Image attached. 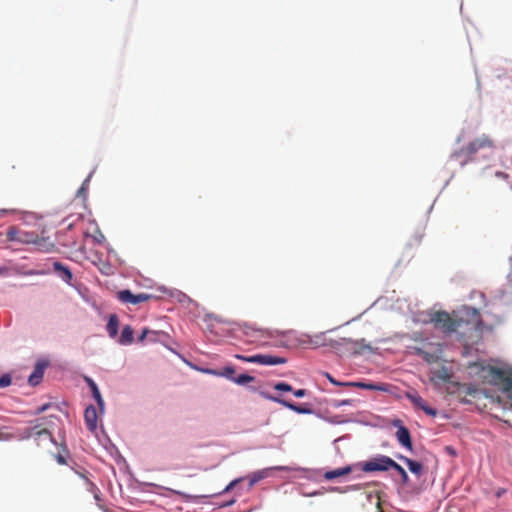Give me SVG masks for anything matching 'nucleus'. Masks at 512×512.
<instances>
[{
  "instance_id": "obj_1",
  "label": "nucleus",
  "mask_w": 512,
  "mask_h": 512,
  "mask_svg": "<svg viewBox=\"0 0 512 512\" xmlns=\"http://www.w3.org/2000/svg\"><path fill=\"white\" fill-rule=\"evenodd\" d=\"M430 321L434 324L436 329L446 334H451L463 324H471L477 327L481 319L476 308L464 306L453 316L446 311H437L432 315Z\"/></svg>"
},
{
  "instance_id": "obj_2",
  "label": "nucleus",
  "mask_w": 512,
  "mask_h": 512,
  "mask_svg": "<svg viewBox=\"0 0 512 512\" xmlns=\"http://www.w3.org/2000/svg\"><path fill=\"white\" fill-rule=\"evenodd\" d=\"M241 330L248 343H253L260 347H287L288 340L291 339L293 334L292 330H269L256 328L248 324L243 325Z\"/></svg>"
},
{
  "instance_id": "obj_3",
  "label": "nucleus",
  "mask_w": 512,
  "mask_h": 512,
  "mask_svg": "<svg viewBox=\"0 0 512 512\" xmlns=\"http://www.w3.org/2000/svg\"><path fill=\"white\" fill-rule=\"evenodd\" d=\"M6 237L12 242L34 244L36 249L43 253H50L56 249L54 242L49 237L38 236L33 231L22 230L14 226L7 229Z\"/></svg>"
},
{
  "instance_id": "obj_4",
  "label": "nucleus",
  "mask_w": 512,
  "mask_h": 512,
  "mask_svg": "<svg viewBox=\"0 0 512 512\" xmlns=\"http://www.w3.org/2000/svg\"><path fill=\"white\" fill-rule=\"evenodd\" d=\"M494 148V142L488 135H482L471 141L466 147L461 148L459 151L453 153L452 157L459 159L465 156L467 160H473L474 155L484 149Z\"/></svg>"
},
{
  "instance_id": "obj_5",
  "label": "nucleus",
  "mask_w": 512,
  "mask_h": 512,
  "mask_svg": "<svg viewBox=\"0 0 512 512\" xmlns=\"http://www.w3.org/2000/svg\"><path fill=\"white\" fill-rule=\"evenodd\" d=\"M393 461L394 460L389 456L377 455L367 461L358 463L356 466L365 473L384 472L391 469V466H393Z\"/></svg>"
},
{
  "instance_id": "obj_6",
  "label": "nucleus",
  "mask_w": 512,
  "mask_h": 512,
  "mask_svg": "<svg viewBox=\"0 0 512 512\" xmlns=\"http://www.w3.org/2000/svg\"><path fill=\"white\" fill-rule=\"evenodd\" d=\"M487 373L489 382L501 386L505 393L512 388V371L490 366Z\"/></svg>"
},
{
  "instance_id": "obj_7",
  "label": "nucleus",
  "mask_w": 512,
  "mask_h": 512,
  "mask_svg": "<svg viewBox=\"0 0 512 512\" xmlns=\"http://www.w3.org/2000/svg\"><path fill=\"white\" fill-rule=\"evenodd\" d=\"M235 358L239 359L241 361H244V362L256 363V364H260V365H268V366L285 364L287 362V359L284 357L266 355V354H257V355H252V356L236 354Z\"/></svg>"
},
{
  "instance_id": "obj_8",
  "label": "nucleus",
  "mask_w": 512,
  "mask_h": 512,
  "mask_svg": "<svg viewBox=\"0 0 512 512\" xmlns=\"http://www.w3.org/2000/svg\"><path fill=\"white\" fill-rule=\"evenodd\" d=\"M117 298L122 303L137 305L150 300L152 295L147 293L133 294L130 290H120L117 292Z\"/></svg>"
},
{
  "instance_id": "obj_9",
  "label": "nucleus",
  "mask_w": 512,
  "mask_h": 512,
  "mask_svg": "<svg viewBox=\"0 0 512 512\" xmlns=\"http://www.w3.org/2000/svg\"><path fill=\"white\" fill-rule=\"evenodd\" d=\"M406 397L411 401V403L417 409L422 410L425 414L435 417L437 415V410L430 407L426 401L417 393H406Z\"/></svg>"
},
{
  "instance_id": "obj_10",
  "label": "nucleus",
  "mask_w": 512,
  "mask_h": 512,
  "mask_svg": "<svg viewBox=\"0 0 512 512\" xmlns=\"http://www.w3.org/2000/svg\"><path fill=\"white\" fill-rule=\"evenodd\" d=\"M26 437L34 438L36 441L48 440L52 441V435L46 428H40L38 425L25 429Z\"/></svg>"
},
{
  "instance_id": "obj_11",
  "label": "nucleus",
  "mask_w": 512,
  "mask_h": 512,
  "mask_svg": "<svg viewBox=\"0 0 512 512\" xmlns=\"http://www.w3.org/2000/svg\"><path fill=\"white\" fill-rule=\"evenodd\" d=\"M345 386L358 387L366 390H374L381 392H388L390 385L385 383H367V382H345Z\"/></svg>"
},
{
  "instance_id": "obj_12",
  "label": "nucleus",
  "mask_w": 512,
  "mask_h": 512,
  "mask_svg": "<svg viewBox=\"0 0 512 512\" xmlns=\"http://www.w3.org/2000/svg\"><path fill=\"white\" fill-rule=\"evenodd\" d=\"M84 419L87 429L91 432H95L97 429L98 414L93 405H90L85 409Z\"/></svg>"
},
{
  "instance_id": "obj_13",
  "label": "nucleus",
  "mask_w": 512,
  "mask_h": 512,
  "mask_svg": "<svg viewBox=\"0 0 512 512\" xmlns=\"http://www.w3.org/2000/svg\"><path fill=\"white\" fill-rule=\"evenodd\" d=\"M305 339H308L307 341H304L305 344H308L309 346L313 348L332 345V342H328V338L326 337L325 333H318L315 335H305Z\"/></svg>"
},
{
  "instance_id": "obj_14",
  "label": "nucleus",
  "mask_w": 512,
  "mask_h": 512,
  "mask_svg": "<svg viewBox=\"0 0 512 512\" xmlns=\"http://www.w3.org/2000/svg\"><path fill=\"white\" fill-rule=\"evenodd\" d=\"M396 438L403 447L412 450L411 435L405 426L399 425L398 430L396 431Z\"/></svg>"
},
{
  "instance_id": "obj_15",
  "label": "nucleus",
  "mask_w": 512,
  "mask_h": 512,
  "mask_svg": "<svg viewBox=\"0 0 512 512\" xmlns=\"http://www.w3.org/2000/svg\"><path fill=\"white\" fill-rule=\"evenodd\" d=\"M54 272L67 284H71L73 275L70 269L67 266H64L62 263L55 261L53 262Z\"/></svg>"
},
{
  "instance_id": "obj_16",
  "label": "nucleus",
  "mask_w": 512,
  "mask_h": 512,
  "mask_svg": "<svg viewBox=\"0 0 512 512\" xmlns=\"http://www.w3.org/2000/svg\"><path fill=\"white\" fill-rule=\"evenodd\" d=\"M271 400H273L274 402H277V403H280L281 405H283L284 407L298 413V414H309L311 413V409L309 408H306L304 406H300V405H297L295 403H292V402H289L287 400H284V399H280V398H276V397H271Z\"/></svg>"
},
{
  "instance_id": "obj_17",
  "label": "nucleus",
  "mask_w": 512,
  "mask_h": 512,
  "mask_svg": "<svg viewBox=\"0 0 512 512\" xmlns=\"http://www.w3.org/2000/svg\"><path fill=\"white\" fill-rule=\"evenodd\" d=\"M451 378L448 370L445 367H441L440 369L434 370L430 374V380L433 383H445L448 382Z\"/></svg>"
},
{
  "instance_id": "obj_18",
  "label": "nucleus",
  "mask_w": 512,
  "mask_h": 512,
  "mask_svg": "<svg viewBox=\"0 0 512 512\" xmlns=\"http://www.w3.org/2000/svg\"><path fill=\"white\" fill-rule=\"evenodd\" d=\"M398 459L403 461L409 468V470L417 475L420 476L423 472V465L417 461H414L406 456L398 455Z\"/></svg>"
},
{
  "instance_id": "obj_19",
  "label": "nucleus",
  "mask_w": 512,
  "mask_h": 512,
  "mask_svg": "<svg viewBox=\"0 0 512 512\" xmlns=\"http://www.w3.org/2000/svg\"><path fill=\"white\" fill-rule=\"evenodd\" d=\"M80 477H82L85 480L86 488L87 490L94 495L95 500L97 501V505H102L100 503V491L99 488L96 486L95 483H93L85 474L81 472H76Z\"/></svg>"
},
{
  "instance_id": "obj_20",
  "label": "nucleus",
  "mask_w": 512,
  "mask_h": 512,
  "mask_svg": "<svg viewBox=\"0 0 512 512\" xmlns=\"http://www.w3.org/2000/svg\"><path fill=\"white\" fill-rule=\"evenodd\" d=\"M352 470H353L352 466H345V467L338 468L335 470L327 471L324 473V478L326 480H333L335 478L348 475L349 473L352 472Z\"/></svg>"
},
{
  "instance_id": "obj_21",
  "label": "nucleus",
  "mask_w": 512,
  "mask_h": 512,
  "mask_svg": "<svg viewBox=\"0 0 512 512\" xmlns=\"http://www.w3.org/2000/svg\"><path fill=\"white\" fill-rule=\"evenodd\" d=\"M134 331L133 328L130 325H126L122 329L121 336L118 340L119 344L121 345H130L134 341Z\"/></svg>"
},
{
  "instance_id": "obj_22",
  "label": "nucleus",
  "mask_w": 512,
  "mask_h": 512,
  "mask_svg": "<svg viewBox=\"0 0 512 512\" xmlns=\"http://www.w3.org/2000/svg\"><path fill=\"white\" fill-rule=\"evenodd\" d=\"M119 319L116 314H111L106 325V330L111 338H115L118 334Z\"/></svg>"
},
{
  "instance_id": "obj_23",
  "label": "nucleus",
  "mask_w": 512,
  "mask_h": 512,
  "mask_svg": "<svg viewBox=\"0 0 512 512\" xmlns=\"http://www.w3.org/2000/svg\"><path fill=\"white\" fill-rule=\"evenodd\" d=\"M43 377V367H41L40 365H37L34 369V371L32 372V374L29 376V383L31 385H37L40 380L42 379Z\"/></svg>"
},
{
  "instance_id": "obj_24",
  "label": "nucleus",
  "mask_w": 512,
  "mask_h": 512,
  "mask_svg": "<svg viewBox=\"0 0 512 512\" xmlns=\"http://www.w3.org/2000/svg\"><path fill=\"white\" fill-rule=\"evenodd\" d=\"M268 475H269V469H264V470H260V471H256V472L252 473L249 478L250 479L249 486L252 487L260 480L268 477Z\"/></svg>"
},
{
  "instance_id": "obj_25",
  "label": "nucleus",
  "mask_w": 512,
  "mask_h": 512,
  "mask_svg": "<svg viewBox=\"0 0 512 512\" xmlns=\"http://www.w3.org/2000/svg\"><path fill=\"white\" fill-rule=\"evenodd\" d=\"M391 469L395 470L401 477V481L403 484H407L409 482V477L405 469L399 465L397 462L393 461V466Z\"/></svg>"
},
{
  "instance_id": "obj_26",
  "label": "nucleus",
  "mask_w": 512,
  "mask_h": 512,
  "mask_svg": "<svg viewBox=\"0 0 512 512\" xmlns=\"http://www.w3.org/2000/svg\"><path fill=\"white\" fill-rule=\"evenodd\" d=\"M212 373L215 374V375L224 376V377H226V378H228V379H230L232 381L235 378L234 377L235 369L233 367H231V366L224 367L221 372H212Z\"/></svg>"
},
{
  "instance_id": "obj_27",
  "label": "nucleus",
  "mask_w": 512,
  "mask_h": 512,
  "mask_svg": "<svg viewBox=\"0 0 512 512\" xmlns=\"http://www.w3.org/2000/svg\"><path fill=\"white\" fill-rule=\"evenodd\" d=\"M252 381H254V377H252L248 374H240L239 376H237L233 379V382H235L239 385H245Z\"/></svg>"
},
{
  "instance_id": "obj_28",
  "label": "nucleus",
  "mask_w": 512,
  "mask_h": 512,
  "mask_svg": "<svg viewBox=\"0 0 512 512\" xmlns=\"http://www.w3.org/2000/svg\"><path fill=\"white\" fill-rule=\"evenodd\" d=\"M86 381L92 391L93 398H100L101 394L97 384L90 378H87Z\"/></svg>"
},
{
  "instance_id": "obj_29",
  "label": "nucleus",
  "mask_w": 512,
  "mask_h": 512,
  "mask_svg": "<svg viewBox=\"0 0 512 512\" xmlns=\"http://www.w3.org/2000/svg\"><path fill=\"white\" fill-rule=\"evenodd\" d=\"M274 389L278 390V391H286V392H290L293 390L292 386L285 382H279V383L275 384Z\"/></svg>"
},
{
  "instance_id": "obj_30",
  "label": "nucleus",
  "mask_w": 512,
  "mask_h": 512,
  "mask_svg": "<svg viewBox=\"0 0 512 512\" xmlns=\"http://www.w3.org/2000/svg\"><path fill=\"white\" fill-rule=\"evenodd\" d=\"M11 384V377L9 375H3L0 377V387H6Z\"/></svg>"
},
{
  "instance_id": "obj_31",
  "label": "nucleus",
  "mask_w": 512,
  "mask_h": 512,
  "mask_svg": "<svg viewBox=\"0 0 512 512\" xmlns=\"http://www.w3.org/2000/svg\"><path fill=\"white\" fill-rule=\"evenodd\" d=\"M241 480H242V478H238V479L231 481L226 486V488L223 490V493H227V492L231 491Z\"/></svg>"
},
{
  "instance_id": "obj_32",
  "label": "nucleus",
  "mask_w": 512,
  "mask_h": 512,
  "mask_svg": "<svg viewBox=\"0 0 512 512\" xmlns=\"http://www.w3.org/2000/svg\"><path fill=\"white\" fill-rule=\"evenodd\" d=\"M149 332H150L149 329H147V328L143 329L141 334L138 336V341L139 342H143L145 340V338L147 337Z\"/></svg>"
},
{
  "instance_id": "obj_33",
  "label": "nucleus",
  "mask_w": 512,
  "mask_h": 512,
  "mask_svg": "<svg viewBox=\"0 0 512 512\" xmlns=\"http://www.w3.org/2000/svg\"><path fill=\"white\" fill-rule=\"evenodd\" d=\"M326 376H327L328 380H329L332 384H334V385H340V386H345V384H344L345 382H338V381H337V380H335V379H334L330 374H328V373H327V374H326Z\"/></svg>"
},
{
  "instance_id": "obj_34",
  "label": "nucleus",
  "mask_w": 512,
  "mask_h": 512,
  "mask_svg": "<svg viewBox=\"0 0 512 512\" xmlns=\"http://www.w3.org/2000/svg\"><path fill=\"white\" fill-rule=\"evenodd\" d=\"M293 393L296 397L301 398L307 394V391L305 389H298V390H295Z\"/></svg>"
},
{
  "instance_id": "obj_35",
  "label": "nucleus",
  "mask_w": 512,
  "mask_h": 512,
  "mask_svg": "<svg viewBox=\"0 0 512 512\" xmlns=\"http://www.w3.org/2000/svg\"><path fill=\"white\" fill-rule=\"evenodd\" d=\"M56 461L61 465L66 464V459L61 454L56 455Z\"/></svg>"
},
{
  "instance_id": "obj_36",
  "label": "nucleus",
  "mask_w": 512,
  "mask_h": 512,
  "mask_svg": "<svg viewBox=\"0 0 512 512\" xmlns=\"http://www.w3.org/2000/svg\"><path fill=\"white\" fill-rule=\"evenodd\" d=\"M100 408V410H103L104 408V400L102 399V396L100 398H94Z\"/></svg>"
},
{
  "instance_id": "obj_37",
  "label": "nucleus",
  "mask_w": 512,
  "mask_h": 512,
  "mask_svg": "<svg viewBox=\"0 0 512 512\" xmlns=\"http://www.w3.org/2000/svg\"><path fill=\"white\" fill-rule=\"evenodd\" d=\"M496 176H498V177H502V178H507V177H508V175H507V174H505V173H503V172H497V173H496Z\"/></svg>"
},
{
  "instance_id": "obj_38",
  "label": "nucleus",
  "mask_w": 512,
  "mask_h": 512,
  "mask_svg": "<svg viewBox=\"0 0 512 512\" xmlns=\"http://www.w3.org/2000/svg\"><path fill=\"white\" fill-rule=\"evenodd\" d=\"M347 404H350V401H349V400H345V401H343V402L341 403V405H347ZM338 406H340V404H339Z\"/></svg>"
},
{
  "instance_id": "obj_39",
  "label": "nucleus",
  "mask_w": 512,
  "mask_h": 512,
  "mask_svg": "<svg viewBox=\"0 0 512 512\" xmlns=\"http://www.w3.org/2000/svg\"><path fill=\"white\" fill-rule=\"evenodd\" d=\"M84 191H85V188L82 186V187L79 189L78 193H84Z\"/></svg>"
},
{
  "instance_id": "obj_40",
  "label": "nucleus",
  "mask_w": 512,
  "mask_h": 512,
  "mask_svg": "<svg viewBox=\"0 0 512 512\" xmlns=\"http://www.w3.org/2000/svg\"><path fill=\"white\" fill-rule=\"evenodd\" d=\"M446 450H447L449 453L454 454V452L452 451V449H451L450 447H446Z\"/></svg>"
},
{
  "instance_id": "obj_41",
  "label": "nucleus",
  "mask_w": 512,
  "mask_h": 512,
  "mask_svg": "<svg viewBox=\"0 0 512 512\" xmlns=\"http://www.w3.org/2000/svg\"><path fill=\"white\" fill-rule=\"evenodd\" d=\"M360 343H361V347H362V348H364V347H365V345L363 344V343H364V340H361V342H360Z\"/></svg>"
}]
</instances>
